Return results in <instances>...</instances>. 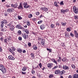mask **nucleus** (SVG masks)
Listing matches in <instances>:
<instances>
[{
    "label": "nucleus",
    "instance_id": "1",
    "mask_svg": "<svg viewBox=\"0 0 78 78\" xmlns=\"http://www.w3.org/2000/svg\"><path fill=\"white\" fill-rule=\"evenodd\" d=\"M0 70L3 73H5L6 70V69H5V67L2 65H0Z\"/></svg>",
    "mask_w": 78,
    "mask_h": 78
},
{
    "label": "nucleus",
    "instance_id": "2",
    "mask_svg": "<svg viewBox=\"0 0 78 78\" xmlns=\"http://www.w3.org/2000/svg\"><path fill=\"white\" fill-rule=\"evenodd\" d=\"M73 11L76 14H78V9H76L75 6H74L73 7Z\"/></svg>",
    "mask_w": 78,
    "mask_h": 78
},
{
    "label": "nucleus",
    "instance_id": "3",
    "mask_svg": "<svg viewBox=\"0 0 78 78\" xmlns=\"http://www.w3.org/2000/svg\"><path fill=\"white\" fill-rule=\"evenodd\" d=\"M73 11L76 14H78V9H76L75 6H74L73 7Z\"/></svg>",
    "mask_w": 78,
    "mask_h": 78
},
{
    "label": "nucleus",
    "instance_id": "4",
    "mask_svg": "<svg viewBox=\"0 0 78 78\" xmlns=\"http://www.w3.org/2000/svg\"><path fill=\"white\" fill-rule=\"evenodd\" d=\"M16 28H18V29H20V30H22V29H23V28L22 27V26L20 25V24L17 25L16 26Z\"/></svg>",
    "mask_w": 78,
    "mask_h": 78
},
{
    "label": "nucleus",
    "instance_id": "5",
    "mask_svg": "<svg viewBox=\"0 0 78 78\" xmlns=\"http://www.w3.org/2000/svg\"><path fill=\"white\" fill-rule=\"evenodd\" d=\"M23 4V5H24V8H30V7L29 5H28V4H27V3L24 2Z\"/></svg>",
    "mask_w": 78,
    "mask_h": 78
},
{
    "label": "nucleus",
    "instance_id": "6",
    "mask_svg": "<svg viewBox=\"0 0 78 78\" xmlns=\"http://www.w3.org/2000/svg\"><path fill=\"white\" fill-rule=\"evenodd\" d=\"M65 72H66V71H65V70H62L61 71H60L59 72V75H63V73H65Z\"/></svg>",
    "mask_w": 78,
    "mask_h": 78
},
{
    "label": "nucleus",
    "instance_id": "7",
    "mask_svg": "<svg viewBox=\"0 0 78 78\" xmlns=\"http://www.w3.org/2000/svg\"><path fill=\"white\" fill-rule=\"evenodd\" d=\"M8 12H14V9H7Z\"/></svg>",
    "mask_w": 78,
    "mask_h": 78
},
{
    "label": "nucleus",
    "instance_id": "8",
    "mask_svg": "<svg viewBox=\"0 0 78 78\" xmlns=\"http://www.w3.org/2000/svg\"><path fill=\"white\" fill-rule=\"evenodd\" d=\"M9 59L12 60H14V59H15V58L13 57H12V55H10L9 56Z\"/></svg>",
    "mask_w": 78,
    "mask_h": 78
},
{
    "label": "nucleus",
    "instance_id": "9",
    "mask_svg": "<svg viewBox=\"0 0 78 78\" xmlns=\"http://www.w3.org/2000/svg\"><path fill=\"white\" fill-rule=\"evenodd\" d=\"M74 34L75 35V37H76L77 38H78V33H77V32H76V31L74 30Z\"/></svg>",
    "mask_w": 78,
    "mask_h": 78
},
{
    "label": "nucleus",
    "instance_id": "10",
    "mask_svg": "<svg viewBox=\"0 0 78 78\" xmlns=\"http://www.w3.org/2000/svg\"><path fill=\"white\" fill-rule=\"evenodd\" d=\"M18 9H23V6L21 3H20V5L17 7Z\"/></svg>",
    "mask_w": 78,
    "mask_h": 78
},
{
    "label": "nucleus",
    "instance_id": "11",
    "mask_svg": "<svg viewBox=\"0 0 78 78\" xmlns=\"http://www.w3.org/2000/svg\"><path fill=\"white\" fill-rule=\"evenodd\" d=\"M53 66V64L52 63H48V68H50V69H51V68L52 66Z\"/></svg>",
    "mask_w": 78,
    "mask_h": 78
},
{
    "label": "nucleus",
    "instance_id": "12",
    "mask_svg": "<svg viewBox=\"0 0 78 78\" xmlns=\"http://www.w3.org/2000/svg\"><path fill=\"white\" fill-rule=\"evenodd\" d=\"M42 9L43 11H45V12H47L48 11V9L45 7L43 8Z\"/></svg>",
    "mask_w": 78,
    "mask_h": 78
},
{
    "label": "nucleus",
    "instance_id": "13",
    "mask_svg": "<svg viewBox=\"0 0 78 78\" xmlns=\"http://www.w3.org/2000/svg\"><path fill=\"white\" fill-rule=\"evenodd\" d=\"M10 29L12 31H13L14 29V27L13 26H10Z\"/></svg>",
    "mask_w": 78,
    "mask_h": 78
},
{
    "label": "nucleus",
    "instance_id": "14",
    "mask_svg": "<svg viewBox=\"0 0 78 78\" xmlns=\"http://www.w3.org/2000/svg\"><path fill=\"white\" fill-rule=\"evenodd\" d=\"M60 70L59 69L56 70L55 72V74H58L59 73V71Z\"/></svg>",
    "mask_w": 78,
    "mask_h": 78
},
{
    "label": "nucleus",
    "instance_id": "15",
    "mask_svg": "<svg viewBox=\"0 0 78 78\" xmlns=\"http://www.w3.org/2000/svg\"><path fill=\"white\" fill-rule=\"evenodd\" d=\"M40 28L41 30H44L45 28V26L44 25H42L41 26Z\"/></svg>",
    "mask_w": 78,
    "mask_h": 78
},
{
    "label": "nucleus",
    "instance_id": "16",
    "mask_svg": "<svg viewBox=\"0 0 78 78\" xmlns=\"http://www.w3.org/2000/svg\"><path fill=\"white\" fill-rule=\"evenodd\" d=\"M41 44H42V45H44V44H45V40L42 39L41 41Z\"/></svg>",
    "mask_w": 78,
    "mask_h": 78
},
{
    "label": "nucleus",
    "instance_id": "17",
    "mask_svg": "<svg viewBox=\"0 0 78 78\" xmlns=\"http://www.w3.org/2000/svg\"><path fill=\"white\" fill-rule=\"evenodd\" d=\"M17 51H18V52H19V53H21L22 51V49H21L20 48L17 49Z\"/></svg>",
    "mask_w": 78,
    "mask_h": 78
},
{
    "label": "nucleus",
    "instance_id": "18",
    "mask_svg": "<svg viewBox=\"0 0 78 78\" xmlns=\"http://www.w3.org/2000/svg\"><path fill=\"white\" fill-rule=\"evenodd\" d=\"M1 30L2 31L5 32L6 31V29L5 28H2V29H1Z\"/></svg>",
    "mask_w": 78,
    "mask_h": 78
},
{
    "label": "nucleus",
    "instance_id": "19",
    "mask_svg": "<svg viewBox=\"0 0 78 78\" xmlns=\"http://www.w3.org/2000/svg\"><path fill=\"white\" fill-rule=\"evenodd\" d=\"M33 48L34 49V50H37V47L36 45H33Z\"/></svg>",
    "mask_w": 78,
    "mask_h": 78
},
{
    "label": "nucleus",
    "instance_id": "20",
    "mask_svg": "<svg viewBox=\"0 0 78 78\" xmlns=\"http://www.w3.org/2000/svg\"><path fill=\"white\" fill-rule=\"evenodd\" d=\"M73 78H78V74H75L73 76Z\"/></svg>",
    "mask_w": 78,
    "mask_h": 78
},
{
    "label": "nucleus",
    "instance_id": "21",
    "mask_svg": "<svg viewBox=\"0 0 78 78\" xmlns=\"http://www.w3.org/2000/svg\"><path fill=\"white\" fill-rule=\"evenodd\" d=\"M6 22L7 21L6 20H3L1 22V23H3V24H4V23H6Z\"/></svg>",
    "mask_w": 78,
    "mask_h": 78
},
{
    "label": "nucleus",
    "instance_id": "22",
    "mask_svg": "<svg viewBox=\"0 0 78 78\" xmlns=\"http://www.w3.org/2000/svg\"><path fill=\"white\" fill-rule=\"evenodd\" d=\"M63 69H67L68 67L67 66H63Z\"/></svg>",
    "mask_w": 78,
    "mask_h": 78
},
{
    "label": "nucleus",
    "instance_id": "23",
    "mask_svg": "<svg viewBox=\"0 0 78 78\" xmlns=\"http://www.w3.org/2000/svg\"><path fill=\"white\" fill-rule=\"evenodd\" d=\"M61 61V57H59V59L57 60V61L58 62H59Z\"/></svg>",
    "mask_w": 78,
    "mask_h": 78
},
{
    "label": "nucleus",
    "instance_id": "24",
    "mask_svg": "<svg viewBox=\"0 0 78 78\" xmlns=\"http://www.w3.org/2000/svg\"><path fill=\"white\" fill-rule=\"evenodd\" d=\"M22 36L24 37L25 39H27V37H26V35L25 34H24L23 35H22Z\"/></svg>",
    "mask_w": 78,
    "mask_h": 78
},
{
    "label": "nucleus",
    "instance_id": "25",
    "mask_svg": "<svg viewBox=\"0 0 78 78\" xmlns=\"http://www.w3.org/2000/svg\"><path fill=\"white\" fill-rule=\"evenodd\" d=\"M61 12H62V13H63V14H64L65 13V10L62 9L61 10Z\"/></svg>",
    "mask_w": 78,
    "mask_h": 78
},
{
    "label": "nucleus",
    "instance_id": "26",
    "mask_svg": "<svg viewBox=\"0 0 78 78\" xmlns=\"http://www.w3.org/2000/svg\"><path fill=\"white\" fill-rule=\"evenodd\" d=\"M61 23L62 24V26H65L66 25V23H63V22Z\"/></svg>",
    "mask_w": 78,
    "mask_h": 78
},
{
    "label": "nucleus",
    "instance_id": "27",
    "mask_svg": "<svg viewBox=\"0 0 78 78\" xmlns=\"http://www.w3.org/2000/svg\"><path fill=\"white\" fill-rule=\"evenodd\" d=\"M53 76H54L53 74H51V75H49V78H53Z\"/></svg>",
    "mask_w": 78,
    "mask_h": 78
},
{
    "label": "nucleus",
    "instance_id": "28",
    "mask_svg": "<svg viewBox=\"0 0 78 78\" xmlns=\"http://www.w3.org/2000/svg\"><path fill=\"white\" fill-rule=\"evenodd\" d=\"M25 32H26L27 34H29V31H28V30L27 29H26V30H25Z\"/></svg>",
    "mask_w": 78,
    "mask_h": 78
},
{
    "label": "nucleus",
    "instance_id": "29",
    "mask_svg": "<svg viewBox=\"0 0 78 78\" xmlns=\"http://www.w3.org/2000/svg\"><path fill=\"white\" fill-rule=\"evenodd\" d=\"M32 16H33V15L32 14H30L28 15V17L29 18H31Z\"/></svg>",
    "mask_w": 78,
    "mask_h": 78
},
{
    "label": "nucleus",
    "instance_id": "30",
    "mask_svg": "<svg viewBox=\"0 0 78 78\" xmlns=\"http://www.w3.org/2000/svg\"><path fill=\"white\" fill-rule=\"evenodd\" d=\"M61 45H62L63 47H65V44L64 43H62L61 44Z\"/></svg>",
    "mask_w": 78,
    "mask_h": 78
},
{
    "label": "nucleus",
    "instance_id": "31",
    "mask_svg": "<svg viewBox=\"0 0 78 78\" xmlns=\"http://www.w3.org/2000/svg\"><path fill=\"white\" fill-rule=\"evenodd\" d=\"M27 25L28 26H29L30 25V22L29 21H27Z\"/></svg>",
    "mask_w": 78,
    "mask_h": 78
},
{
    "label": "nucleus",
    "instance_id": "32",
    "mask_svg": "<svg viewBox=\"0 0 78 78\" xmlns=\"http://www.w3.org/2000/svg\"><path fill=\"white\" fill-rule=\"evenodd\" d=\"M58 67V66H54L52 69L53 70L54 69H56V68H57Z\"/></svg>",
    "mask_w": 78,
    "mask_h": 78
},
{
    "label": "nucleus",
    "instance_id": "33",
    "mask_svg": "<svg viewBox=\"0 0 78 78\" xmlns=\"http://www.w3.org/2000/svg\"><path fill=\"white\" fill-rule=\"evenodd\" d=\"M22 70L23 71H25V70H26V68L25 67H24L22 69Z\"/></svg>",
    "mask_w": 78,
    "mask_h": 78
},
{
    "label": "nucleus",
    "instance_id": "34",
    "mask_svg": "<svg viewBox=\"0 0 78 78\" xmlns=\"http://www.w3.org/2000/svg\"><path fill=\"white\" fill-rule=\"evenodd\" d=\"M71 67L72 68H73V69H75V66L74 65H72Z\"/></svg>",
    "mask_w": 78,
    "mask_h": 78
},
{
    "label": "nucleus",
    "instance_id": "35",
    "mask_svg": "<svg viewBox=\"0 0 78 78\" xmlns=\"http://www.w3.org/2000/svg\"><path fill=\"white\" fill-rule=\"evenodd\" d=\"M43 22L42 20H41V21H39L37 23L38 24H41V23H42Z\"/></svg>",
    "mask_w": 78,
    "mask_h": 78
},
{
    "label": "nucleus",
    "instance_id": "36",
    "mask_svg": "<svg viewBox=\"0 0 78 78\" xmlns=\"http://www.w3.org/2000/svg\"><path fill=\"white\" fill-rule=\"evenodd\" d=\"M55 27V25H53V24H52L51 25V27L52 28H53V27Z\"/></svg>",
    "mask_w": 78,
    "mask_h": 78
},
{
    "label": "nucleus",
    "instance_id": "37",
    "mask_svg": "<svg viewBox=\"0 0 78 78\" xmlns=\"http://www.w3.org/2000/svg\"><path fill=\"white\" fill-rule=\"evenodd\" d=\"M47 50L48 51H49V52H51V49H50L49 48H47Z\"/></svg>",
    "mask_w": 78,
    "mask_h": 78
},
{
    "label": "nucleus",
    "instance_id": "38",
    "mask_svg": "<svg viewBox=\"0 0 78 78\" xmlns=\"http://www.w3.org/2000/svg\"><path fill=\"white\" fill-rule=\"evenodd\" d=\"M17 4L16 3L14 5V8H16L17 7Z\"/></svg>",
    "mask_w": 78,
    "mask_h": 78
},
{
    "label": "nucleus",
    "instance_id": "39",
    "mask_svg": "<svg viewBox=\"0 0 78 78\" xmlns=\"http://www.w3.org/2000/svg\"><path fill=\"white\" fill-rule=\"evenodd\" d=\"M35 73V72H34V71L33 69H32V74H34Z\"/></svg>",
    "mask_w": 78,
    "mask_h": 78
},
{
    "label": "nucleus",
    "instance_id": "40",
    "mask_svg": "<svg viewBox=\"0 0 78 78\" xmlns=\"http://www.w3.org/2000/svg\"><path fill=\"white\" fill-rule=\"evenodd\" d=\"M38 65L39 66L40 68H41L42 66V63H40V64H39Z\"/></svg>",
    "mask_w": 78,
    "mask_h": 78
},
{
    "label": "nucleus",
    "instance_id": "41",
    "mask_svg": "<svg viewBox=\"0 0 78 78\" xmlns=\"http://www.w3.org/2000/svg\"><path fill=\"white\" fill-rule=\"evenodd\" d=\"M75 19H78V16L75 15L74 16Z\"/></svg>",
    "mask_w": 78,
    "mask_h": 78
},
{
    "label": "nucleus",
    "instance_id": "42",
    "mask_svg": "<svg viewBox=\"0 0 78 78\" xmlns=\"http://www.w3.org/2000/svg\"><path fill=\"white\" fill-rule=\"evenodd\" d=\"M0 40L1 41H3V37H1L0 38Z\"/></svg>",
    "mask_w": 78,
    "mask_h": 78
},
{
    "label": "nucleus",
    "instance_id": "43",
    "mask_svg": "<svg viewBox=\"0 0 78 78\" xmlns=\"http://www.w3.org/2000/svg\"><path fill=\"white\" fill-rule=\"evenodd\" d=\"M18 19H19V20H20V19H22V17H21V16H18Z\"/></svg>",
    "mask_w": 78,
    "mask_h": 78
},
{
    "label": "nucleus",
    "instance_id": "44",
    "mask_svg": "<svg viewBox=\"0 0 78 78\" xmlns=\"http://www.w3.org/2000/svg\"><path fill=\"white\" fill-rule=\"evenodd\" d=\"M9 51L12 53H14V52L13 51H12V49H9Z\"/></svg>",
    "mask_w": 78,
    "mask_h": 78
},
{
    "label": "nucleus",
    "instance_id": "45",
    "mask_svg": "<svg viewBox=\"0 0 78 78\" xmlns=\"http://www.w3.org/2000/svg\"><path fill=\"white\" fill-rule=\"evenodd\" d=\"M37 76H38L39 78H41V75L40 74H37Z\"/></svg>",
    "mask_w": 78,
    "mask_h": 78
},
{
    "label": "nucleus",
    "instance_id": "46",
    "mask_svg": "<svg viewBox=\"0 0 78 78\" xmlns=\"http://www.w3.org/2000/svg\"><path fill=\"white\" fill-rule=\"evenodd\" d=\"M54 5L55 6H56L57 7H58V5H57V2H55L54 3Z\"/></svg>",
    "mask_w": 78,
    "mask_h": 78
},
{
    "label": "nucleus",
    "instance_id": "47",
    "mask_svg": "<svg viewBox=\"0 0 78 78\" xmlns=\"http://www.w3.org/2000/svg\"><path fill=\"white\" fill-rule=\"evenodd\" d=\"M31 58H34V54L31 53Z\"/></svg>",
    "mask_w": 78,
    "mask_h": 78
},
{
    "label": "nucleus",
    "instance_id": "48",
    "mask_svg": "<svg viewBox=\"0 0 78 78\" xmlns=\"http://www.w3.org/2000/svg\"><path fill=\"white\" fill-rule=\"evenodd\" d=\"M56 25L57 26H59V22H57L56 23Z\"/></svg>",
    "mask_w": 78,
    "mask_h": 78
},
{
    "label": "nucleus",
    "instance_id": "49",
    "mask_svg": "<svg viewBox=\"0 0 78 78\" xmlns=\"http://www.w3.org/2000/svg\"><path fill=\"white\" fill-rule=\"evenodd\" d=\"M4 42L5 43H6H6H7V40H6V39H4Z\"/></svg>",
    "mask_w": 78,
    "mask_h": 78
},
{
    "label": "nucleus",
    "instance_id": "50",
    "mask_svg": "<svg viewBox=\"0 0 78 78\" xmlns=\"http://www.w3.org/2000/svg\"><path fill=\"white\" fill-rule=\"evenodd\" d=\"M53 62L55 63V64H56V65H57V61H56V60L55 59L54 60Z\"/></svg>",
    "mask_w": 78,
    "mask_h": 78
},
{
    "label": "nucleus",
    "instance_id": "51",
    "mask_svg": "<svg viewBox=\"0 0 78 78\" xmlns=\"http://www.w3.org/2000/svg\"><path fill=\"white\" fill-rule=\"evenodd\" d=\"M66 58H63V59H62V61H66Z\"/></svg>",
    "mask_w": 78,
    "mask_h": 78
},
{
    "label": "nucleus",
    "instance_id": "52",
    "mask_svg": "<svg viewBox=\"0 0 78 78\" xmlns=\"http://www.w3.org/2000/svg\"><path fill=\"white\" fill-rule=\"evenodd\" d=\"M60 5H64V3H63V2L62 1L60 2Z\"/></svg>",
    "mask_w": 78,
    "mask_h": 78
},
{
    "label": "nucleus",
    "instance_id": "53",
    "mask_svg": "<svg viewBox=\"0 0 78 78\" xmlns=\"http://www.w3.org/2000/svg\"><path fill=\"white\" fill-rule=\"evenodd\" d=\"M70 35L71 36H72V37H73V36H74V35L72 33H70Z\"/></svg>",
    "mask_w": 78,
    "mask_h": 78
},
{
    "label": "nucleus",
    "instance_id": "54",
    "mask_svg": "<svg viewBox=\"0 0 78 78\" xmlns=\"http://www.w3.org/2000/svg\"><path fill=\"white\" fill-rule=\"evenodd\" d=\"M36 14L37 16H38V15H39V12H36Z\"/></svg>",
    "mask_w": 78,
    "mask_h": 78
},
{
    "label": "nucleus",
    "instance_id": "55",
    "mask_svg": "<svg viewBox=\"0 0 78 78\" xmlns=\"http://www.w3.org/2000/svg\"><path fill=\"white\" fill-rule=\"evenodd\" d=\"M3 23H2L1 25V27L2 28L3 27Z\"/></svg>",
    "mask_w": 78,
    "mask_h": 78
},
{
    "label": "nucleus",
    "instance_id": "56",
    "mask_svg": "<svg viewBox=\"0 0 78 78\" xmlns=\"http://www.w3.org/2000/svg\"><path fill=\"white\" fill-rule=\"evenodd\" d=\"M28 46H29V47H30L31 45V43H28Z\"/></svg>",
    "mask_w": 78,
    "mask_h": 78
},
{
    "label": "nucleus",
    "instance_id": "57",
    "mask_svg": "<svg viewBox=\"0 0 78 78\" xmlns=\"http://www.w3.org/2000/svg\"><path fill=\"white\" fill-rule=\"evenodd\" d=\"M22 73L23 75H25V74H26V72H22Z\"/></svg>",
    "mask_w": 78,
    "mask_h": 78
},
{
    "label": "nucleus",
    "instance_id": "58",
    "mask_svg": "<svg viewBox=\"0 0 78 78\" xmlns=\"http://www.w3.org/2000/svg\"><path fill=\"white\" fill-rule=\"evenodd\" d=\"M5 16H8V13L5 12Z\"/></svg>",
    "mask_w": 78,
    "mask_h": 78
},
{
    "label": "nucleus",
    "instance_id": "59",
    "mask_svg": "<svg viewBox=\"0 0 78 78\" xmlns=\"http://www.w3.org/2000/svg\"><path fill=\"white\" fill-rule=\"evenodd\" d=\"M18 33L20 34L22 33V32H21V31L20 30H19L18 31Z\"/></svg>",
    "mask_w": 78,
    "mask_h": 78
},
{
    "label": "nucleus",
    "instance_id": "60",
    "mask_svg": "<svg viewBox=\"0 0 78 78\" xmlns=\"http://www.w3.org/2000/svg\"><path fill=\"white\" fill-rule=\"evenodd\" d=\"M72 61H75V58L72 57Z\"/></svg>",
    "mask_w": 78,
    "mask_h": 78
},
{
    "label": "nucleus",
    "instance_id": "61",
    "mask_svg": "<svg viewBox=\"0 0 78 78\" xmlns=\"http://www.w3.org/2000/svg\"><path fill=\"white\" fill-rule=\"evenodd\" d=\"M42 17H43V16H42V15H41L40 17H39V19H41V18H42Z\"/></svg>",
    "mask_w": 78,
    "mask_h": 78
},
{
    "label": "nucleus",
    "instance_id": "62",
    "mask_svg": "<svg viewBox=\"0 0 78 78\" xmlns=\"http://www.w3.org/2000/svg\"><path fill=\"white\" fill-rule=\"evenodd\" d=\"M19 40H20V41H21L22 40V37H20L18 38Z\"/></svg>",
    "mask_w": 78,
    "mask_h": 78
},
{
    "label": "nucleus",
    "instance_id": "63",
    "mask_svg": "<svg viewBox=\"0 0 78 78\" xmlns=\"http://www.w3.org/2000/svg\"><path fill=\"white\" fill-rule=\"evenodd\" d=\"M24 27L26 28L27 27V25H24Z\"/></svg>",
    "mask_w": 78,
    "mask_h": 78
},
{
    "label": "nucleus",
    "instance_id": "64",
    "mask_svg": "<svg viewBox=\"0 0 78 78\" xmlns=\"http://www.w3.org/2000/svg\"><path fill=\"white\" fill-rule=\"evenodd\" d=\"M23 53H26V51H25V50H23Z\"/></svg>",
    "mask_w": 78,
    "mask_h": 78
}]
</instances>
